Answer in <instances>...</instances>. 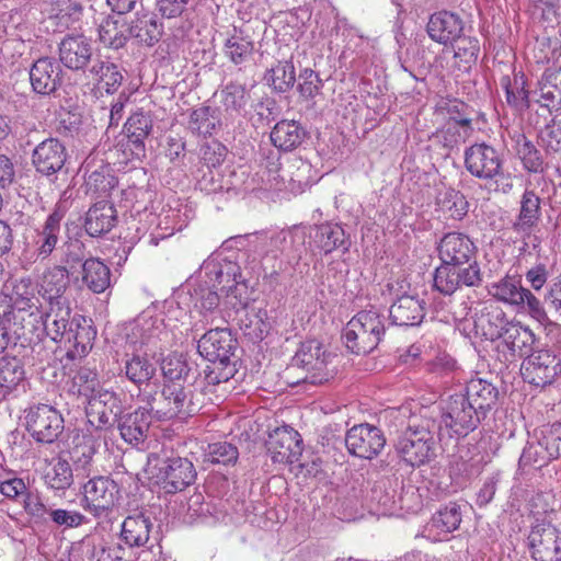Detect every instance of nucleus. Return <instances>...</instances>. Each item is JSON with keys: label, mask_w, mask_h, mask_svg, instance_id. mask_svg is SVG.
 <instances>
[{"label": "nucleus", "mask_w": 561, "mask_h": 561, "mask_svg": "<svg viewBox=\"0 0 561 561\" xmlns=\"http://www.w3.org/2000/svg\"><path fill=\"white\" fill-rule=\"evenodd\" d=\"M436 426V415L428 409L419 416H412L396 443L398 456L411 467L428 462L434 456Z\"/></svg>", "instance_id": "obj_1"}, {"label": "nucleus", "mask_w": 561, "mask_h": 561, "mask_svg": "<svg viewBox=\"0 0 561 561\" xmlns=\"http://www.w3.org/2000/svg\"><path fill=\"white\" fill-rule=\"evenodd\" d=\"M203 271L210 276V279H217V284L220 285L221 305L225 311H239L248 306L250 301L248 285L237 263L207 259L203 263Z\"/></svg>", "instance_id": "obj_2"}, {"label": "nucleus", "mask_w": 561, "mask_h": 561, "mask_svg": "<svg viewBox=\"0 0 561 561\" xmlns=\"http://www.w3.org/2000/svg\"><path fill=\"white\" fill-rule=\"evenodd\" d=\"M188 286L192 302L191 330H198L213 322L225 311L221 305L222 296L218 293L220 285L217 284V279H210V276L206 275L202 265L198 276L194 282L191 280Z\"/></svg>", "instance_id": "obj_3"}, {"label": "nucleus", "mask_w": 561, "mask_h": 561, "mask_svg": "<svg viewBox=\"0 0 561 561\" xmlns=\"http://www.w3.org/2000/svg\"><path fill=\"white\" fill-rule=\"evenodd\" d=\"M153 416L160 421L171 419L184 420L196 413L201 405L195 398V388L192 382H164L161 394L148 403Z\"/></svg>", "instance_id": "obj_4"}, {"label": "nucleus", "mask_w": 561, "mask_h": 561, "mask_svg": "<svg viewBox=\"0 0 561 561\" xmlns=\"http://www.w3.org/2000/svg\"><path fill=\"white\" fill-rule=\"evenodd\" d=\"M385 335L382 317L376 310H363L346 324L343 337L346 347L354 354L366 355L373 352Z\"/></svg>", "instance_id": "obj_5"}, {"label": "nucleus", "mask_w": 561, "mask_h": 561, "mask_svg": "<svg viewBox=\"0 0 561 561\" xmlns=\"http://www.w3.org/2000/svg\"><path fill=\"white\" fill-rule=\"evenodd\" d=\"M463 158L465 168L472 176L482 181H494L497 185L502 181L503 193L512 190L511 175L505 174L503 158L494 147L485 142L473 144L465 150Z\"/></svg>", "instance_id": "obj_6"}, {"label": "nucleus", "mask_w": 561, "mask_h": 561, "mask_svg": "<svg viewBox=\"0 0 561 561\" xmlns=\"http://www.w3.org/2000/svg\"><path fill=\"white\" fill-rule=\"evenodd\" d=\"M480 423V412L460 393L449 396L442 405L437 435L467 436Z\"/></svg>", "instance_id": "obj_7"}, {"label": "nucleus", "mask_w": 561, "mask_h": 561, "mask_svg": "<svg viewBox=\"0 0 561 561\" xmlns=\"http://www.w3.org/2000/svg\"><path fill=\"white\" fill-rule=\"evenodd\" d=\"M82 508L94 518L111 514L121 500V488L110 477L96 476L82 485Z\"/></svg>", "instance_id": "obj_8"}, {"label": "nucleus", "mask_w": 561, "mask_h": 561, "mask_svg": "<svg viewBox=\"0 0 561 561\" xmlns=\"http://www.w3.org/2000/svg\"><path fill=\"white\" fill-rule=\"evenodd\" d=\"M332 358L333 355L328 352L324 345L312 339L300 344L293 357V366L306 370L304 381L318 385L328 381L333 376V370L329 368Z\"/></svg>", "instance_id": "obj_9"}, {"label": "nucleus", "mask_w": 561, "mask_h": 561, "mask_svg": "<svg viewBox=\"0 0 561 561\" xmlns=\"http://www.w3.org/2000/svg\"><path fill=\"white\" fill-rule=\"evenodd\" d=\"M434 289L445 296H451L461 286L479 287L483 282L477 261L466 267L442 263L434 273Z\"/></svg>", "instance_id": "obj_10"}, {"label": "nucleus", "mask_w": 561, "mask_h": 561, "mask_svg": "<svg viewBox=\"0 0 561 561\" xmlns=\"http://www.w3.org/2000/svg\"><path fill=\"white\" fill-rule=\"evenodd\" d=\"M520 374L529 385L545 388L561 375V359L548 350L534 352L523 360Z\"/></svg>", "instance_id": "obj_11"}, {"label": "nucleus", "mask_w": 561, "mask_h": 561, "mask_svg": "<svg viewBox=\"0 0 561 561\" xmlns=\"http://www.w3.org/2000/svg\"><path fill=\"white\" fill-rule=\"evenodd\" d=\"M27 430L41 443L55 442L64 430V419L53 407L39 404L32 408L26 416Z\"/></svg>", "instance_id": "obj_12"}, {"label": "nucleus", "mask_w": 561, "mask_h": 561, "mask_svg": "<svg viewBox=\"0 0 561 561\" xmlns=\"http://www.w3.org/2000/svg\"><path fill=\"white\" fill-rule=\"evenodd\" d=\"M345 445L352 455L363 459H373L383 449L386 438L378 427L359 424L347 431Z\"/></svg>", "instance_id": "obj_13"}, {"label": "nucleus", "mask_w": 561, "mask_h": 561, "mask_svg": "<svg viewBox=\"0 0 561 561\" xmlns=\"http://www.w3.org/2000/svg\"><path fill=\"white\" fill-rule=\"evenodd\" d=\"M267 451L276 463H294L302 454L300 434L289 426L275 428L266 442Z\"/></svg>", "instance_id": "obj_14"}, {"label": "nucleus", "mask_w": 561, "mask_h": 561, "mask_svg": "<svg viewBox=\"0 0 561 561\" xmlns=\"http://www.w3.org/2000/svg\"><path fill=\"white\" fill-rule=\"evenodd\" d=\"M528 542L536 561L561 560V531L549 523L533 526Z\"/></svg>", "instance_id": "obj_15"}, {"label": "nucleus", "mask_w": 561, "mask_h": 561, "mask_svg": "<svg viewBox=\"0 0 561 561\" xmlns=\"http://www.w3.org/2000/svg\"><path fill=\"white\" fill-rule=\"evenodd\" d=\"M196 478L193 463L181 457L169 458L161 462L158 479L167 493L183 491Z\"/></svg>", "instance_id": "obj_16"}, {"label": "nucleus", "mask_w": 561, "mask_h": 561, "mask_svg": "<svg viewBox=\"0 0 561 561\" xmlns=\"http://www.w3.org/2000/svg\"><path fill=\"white\" fill-rule=\"evenodd\" d=\"M62 217L64 214L59 209H55L42 225L34 229L30 244L36 260H47L57 250Z\"/></svg>", "instance_id": "obj_17"}, {"label": "nucleus", "mask_w": 561, "mask_h": 561, "mask_svg": "<svg viewBox=\"0 0 561 561\" xmlns=\"http://www.w3.org/2000/svg\"><path fill=\"white\" fill-rule=\"evenodd\" d=\"M477 248L470 238L460 232L445 234L438 245L442 263L466 267L476 260Z\"/></svg>", "instance_id": "obj_18"}, {"label": "nucleus", "mask_w": 561, "mask_h": 561, "mask_svg": "<svg viewBox=\"0 0 561 561\" xmlns=\"http://www.w3.org/2000/svg\"><path fill=\"white\" fill-rule=\"evenodd\" d=\"M237 346V340L228 329H213L206 332L197 343L201 356L210 360H231Z\"/></svg>", "instance_id": "obj_19"}, {"label": "nucleus", "mask_w": 561, "mask_h": 561, "mask_svg": "<svg viewBox=\"0 0 561 561\" xmlns=\"http://www.w3.org/2000/svg\"><path fill=\"white\" fill-rule=\"evenodd\" d=\"M465 28L462 19L450 11L442 10L433 13L426 24L428 37L442 45H454L460 38Z\"/></svg>", "instance_id": "obj_20"}, {"label": "nucleus", "mask_w": 561, "mask_h": 561, "mask_svg": "<svg viewBox=\"0 0 561 561\" xmlns=\"http://www.w3.org/2000/svg\"><path fill=\"white\" fill-rule=\"evenodd\" d=\"M96 331L91 320L80 314H75L68 328V333L62 343L67 348L70 358L85 356L92 348Z\"/></svg>", "instance_id": "obj_21"}, {"label": "nucleus", "mask_w": 561, "mask_h": 561, "mask_svg": "<svg viewBox=\"0 0 561 561\" xmlns=\"http://www.w3.org/2000/svg\"><path fill=\"white\" fill-rule=\"evenodd\" d=\"M92 55V42L82 34H69L59 44L60 62L68 69H84Z\"/></svg>", "instance_id": "obj_22"}, {"label": "nucleus", "mask_w": 561, "mask_h": 561, "mask_svg": "<svg viewBox=\"0 0 561 561\" xmlns=\"http://www.w3.org/2000/svg\"><path fill=\"white\" fill-rule=\"evenodd\" d=\"M65 146L56 138H48L33 150L32 162L37 172L49 176L60 171L66 162Z\"/></svg>", "instance_id": "obj_23"}, {"label": "nucleus", "mask_w": 561, "mask_h": 561, "mask_svg": "<svg viewBox=\"0 0 561 561\" xmlns=\"http://www.w3.org/2000/svg\"><path fill=\"white\" fill-rule=\"evenodd\" d=\"M259 252L262 256L276 259L280 254L290 256L304 242V236L296 229L262 233L257 237Z\"/></svg>", "instance_id": "obj_24"}, {"label": "nucleus", "mask_w": 561, "mask_h": 561, "mask_svg": "<svg viewBox=\"0 0 561 561\" xmlns=\"http://www.w3.org/2000/svg\"><path fill=\"white\" fill-rule=\"evenodd\" d=\"M87 415L91 424H98V427L112 424L121 412V400L117 394L107 389H100L87 402Z\"/></svg>", "instance_id": "obj_25"}, {"label": "nucleus", "mask_w": 561, "mask_h": 561, "mask_svg": "<svg viewBox=\"0 0 561 561\" xmlns=\"http://www.w3.org/2000/svg\"><path fill=\"white\" fill-rule=\"evenodd\" d=\"M61 67L53 58H39L30 70V80L33 90L43 95H48L57 90L61 83Z\"/></svg>", "instance_id": "obj_26"}, {"label": "nucleus", "mask_w": 561, "mask_h": 561, "mask_svg": "<svg viewBox=\"0 0 561 561\" xmlns=\"http://www.w3.org/2000/svg\"><path fill=\"white\" fill-rule=\"evenodd\" d=\"M71 308L68 300H56L41 316L44 332L56 343H62L68 333L71 319Z\"/></svg>", "instance_id": "obj_27"}, {"label": "nucleus", "mask_w": 561, "mask_h": 561, "mask_svg": "<svg viewBox=\"0 0 561 561\" xmlns=\"http://www.w3.org/2000/svg\"><path fill=\"white\" fill-rule=\"evenodd\" d=\"M508 321L505 312L494 306H484L471 319L472 332L476 337L495 341Z\"/></svg>", "instance_id": "obj_28"}, {"label": "nucleus", "mask_w": 561, "mask_h": 561, "mask_svg": "<svg viewBox=\"0 0 561 561\" xmlns=\"http://www.w3.org/2000/svg\"><path fill=\"white\" fill-rule=\"evenodd\" d=\"M501 340L497 347H504L505 359L514 357L517 353L523 354L525 348H529L536 341V335L528 327L520 322L508 320L501 332Z\"/></svg>", "instance_id": "obj_29"}, {"label": "nucleus", "mask_w": 561, "mask_h": 561, "mask_svg": "<svg viewBox=\"0 0 561 561\" xmlns=\"http://www.w3.org/2000/svg\"><path fill=\"white\" fill-rule=\"evenodd\" d=\"M167 331L162 313L149 308L136 319L127 336L131 344H145L151 339L161 337Z\"/></svg>", "instance_id": "obj_30"}, {"label": "nucleus", "mask_w": 561, "mask_h": 561, "mask_svg": "<svg viewBox=\"0 0 561 561\" xmlns=\"http://www.w3.org/2000/svg\"><path fill=\"white\" fill-rule=\"evenodd\" d=\"M151 414L149 408H138L134 412L127 413L121 417L118 428L122 438L131 445L142 443L150 427Z\"/></svg>", "instance_id": "obj_31"}, {"label": "nucleus", "mask_w": 561, "mask_h": 561, "mask_svg": "<svg viewBox=\"0 0 561 561\" xmlns=\"http://www.w3.org/2000/svg\"><path fill=\"white\" fill-rule=\"evenodd\" d=\"M152 523L144 513L128 515L121 525L119 538L129 548L144 547L150 538Z\"/></svg>", "instance_id": "obj_32"}, {"label": "nucleus", "mask_w": 561, "mask_h": 561, "mask_svg": "<svg viewBox=\"0 0 561 561\" xmlns=\"http://www.w3.org/2000/svg\"><path fill=\"white\" fill-rule=\"evenodd\" d=\"M423 301L415 296L399 297L389 309V317L396 325H416L424 318Z\"/></svg>", "instance_id": "obj_33"}, {"label": "nucleus", "mask_w": 561, "mask_h": 561, "mask_svg": "<svg viewBox=\"0 0 561 561\" xmlns=\"http://www.w3.org/2000/svg\"><path fill=\"white\" fill-rule=\"evenodd\" d=\"M117 213L107 201L96 202L87 213L84 228L91 237L107 233L115 226Z\"/></svg>", "instance_id": "obj_34"}, {"label": "nucleus", "mask_w": 561, "mask_h": 561, "mask_svg": "<svg viewBox=\"0 0 561 561\" xmlns=\"http://www.w3.org/2000/svg\"><path fill=\"white\" fill-rule=\"evenodd\" d=\"M312 240L316 248L325 255L339 249L346 252L350 248L344 229L336 224L327 222L318 226Z\"/></svg>", "instance_id": "obj_35"}, {"label": "nucleus", "mask_w": 561, "mask_h": 561, "mask_svg": "<svg viewBox=\"0 0 561 561\" xmlns=\"http://www.w3.org/2000/svg\"><path fill=\"white\" fill-rule=\"evenodd\" d=\"M152 127L151 116L142 111L130 115L125 123L124 129L136 157L145 154V139L150 135Z\"/></svg>", "instance_id": "obj_36"}, {"label": "nucleus", "mask_w": 561, "mask_h": 561, "mask_svg": "<svg viewBox=\"0 0 561 561\" xmlns=\"http://www.w3.org/2000/svg\"><path fill=\"white\" fill-rule=\"evenodd\" d=\"M69 285V272L66 266L54 265L48 267L42 277L41 290L43 297L48 300L49 304L56 302V300H67L64 294Z\"/></svg>", "instance_id": "obj_37"}, {"label": "nucleus", "mask_w": 561, "mask_h": 561, "mask_svg": "<svg viewBox=\"0 0 561 561\" xmlns=\"http://www.w3.org/2000/svg\"><path fill=\"white\" fill-rule=\"evenodd\" d=\"M540 218V198L534 191H525L520 199V209L513 224L515 232L529 236Z\"/></svg>", "instance_id": "obj_38"}, {"label": "nucleus", "mask_w": 561, "mask_h": 561, "mask_svg": "<svg viewBox=\"0 0 561 561\" xmlns=\"http://www.w3.org/2000/svg\"><path fill=\"white\" fill-rule=\"evenodd\" d=\"M306 136L305 129L296 121L283 119L271 131V141L283 150L290 151L297 148Z\"/></svg>", "instance_id": "obj_39"}, {"label": "nucleus", "mask_w": 561, "mask_h": 561, "mask_svg": "<svg viewBox=\"0 0 561 561\" xmlns=\"http://www.w3.org/2000/svg\"><path fill=\"white\" fill-rule=\"evenodd\" d=\"M460 394L467 398L480 413L484 414V411L495 403L497 389L482 378H474L467 383L465 392Z\"/></svg>", "instance_id": "obj_40"}, {"label": "nucleus", "mask_w": 561, "mask_h": 561, "mask_svg": "<svg viewBox=\"0 0 561 561\" xmlns=\"http://www.w3.org/2000/svg\"><path fill=\"white\" fill-rule=\"evenodd\" d=\"M73 470L68 460L56 457L53 458L44 472V483L48 489L55 491H66L73 483Z\"/></svg>", "instance_id": "obj_41"}, {"label": "nucleus", "mask_w": 561, "mask_h": 561, "mask_svg": "<svg viewBox=\"0 0 561 561\" xmlns=\"http://www.w3.org/2000/svg\"><path fill=\"white\" fill-rule=\"evenodd\" d=\"M539 100L548 108L561 107V68H549L539 81Z\"/></svg>", "instance_id": "obj_42"}, {"label": "nucleus", "mask_w": 561, "mask_h": 561, "mask_svg": "<svg viewBox=\"0 0 561 561\" xmlns=\"http://www.w3.org/2000/svg\"><path fill=\"white\" fill-rule=\"evenodd\" d=\"M82 282L93 293H104L111 285V272L99 259H88L82 265Z\"/></svg>", "instance_id": "obj_43"}, {"label": "nucleus", "mask_w": 561, "mask_h": 561, "mask_svg": "<svg viewBox=\"0 0 561 561\" xmlns=\"http://www.w3.org/2000/svg\"><path fill=\"white\" fill-rule=\"evenodd\" d=\"M129 33L139 42L152 46L162 34V25L158 23L154 13L148 11L139 12L131 22Z\"/></svg>", "instance_id": "obj_44"}, {"label": "nucleus", "mask_w": 561, "mask_h": 561, "mask_svg": "<svg viewBox=\"0 0 561 561\" xmlns=\"http://www.w3.org/2000/svg\"><path fill=\"white\" fill-rule=\"evenodd\" d=\"M525 289L518 278L510 275H505L488 287V291L493 298L514 307L522 306Z\"/></svg>", "instance_id": "obj_45"}, {"label": "nucleus", "mask_w": 561, "mask_h": 561, "mask_svg": "<svg viewBox=\"0 0 561 561\" xmlns=\"http://www.w3.org/2000/svg\"><path fill=\"white\" fill-rule=\"evenodd\" d=\"M122 370L126 378L137 386L148 383L156 375L154 364L140 354H133L131 356L126 354Z\"/></svg>", "instance_id": "obj_46"}, {"label": "nucleus", "mask_w": 561, "mask_h": 561, "mask_svg": "<svg viewBox=\"0 0 561 561\" xmlns=\"http://www.w3.org/2000/svg\"><path fill=\"white\" fill-rule=\"evenodd\" d=\"M436 204L448 217L461 220L468 213L469 204L465 195L451 187H445L437 194Z\"/></svg>", "instance_id": "obj_47"}, {"label": "nucleus", "mask_w": 561, "mask_h": 561, "mask_svg": "<svg viewBox=\"0 0 561 561\" xmlns=\"http://www.w3.org/2000/svg\"><path fill=\"white\" fill-rule=\"evenodd\" d=\"M100 89L113 93L122 84L123 75L118 67L107 60H96L89 70Z\"/></svg>", "instance_id": "obj_48"}, {"label": "nucleus", "mask_w": 561, "mask_h": 561, "mask_svg": "<svg viewBox=\"0 0 561 561\" xmlns=\"http://www.w3.org/2000/svg\"><path fill=\"white\" fill-rule=\"evenodd\" d=\"M501 85L505 90L506 101L514 108L522 111L529 106L528 90L523 73H515L513 78L505 76L501 79Z\"/></svg>", "instance_id": "obj_49"}, {"label": "nucleus", "mask_w": 561, "mask_h": 561, "mask_svg": "<svg viewBox=\"0 0 561 561\" xmlns=\"http://www.w3.org/2000/svg\"><path fill=\"white\" fill-rule=\"evenodd\" d=\"M461 523V512L457 503H449L439 510L431 519L430 530H437V536H446L458 529Z\"/></svg>", "instance_id": "obj_50"}, {"label": "nucleus", "mask_w": 561, "mask_h": 561, "mask_svg": "<svg viewBox=\"0 0 561 561\" xmlns=\"http://www.w3.org/2000/svg\"><path fill=\"white\" fill-rule=\"evenodd\" d=\"M454 58L456 66L462 72L469 71L476 64L480 51L479 41L471 36L460 35V38L454 42Z\"/></svg>", "instance_id": "obj_51"}, {"label": "nucleus", "mask_w": 561, "mask_h": 561, "mask_svg": "<svg viewBox=\"0 0 561 561\" xmlns=\"http://www.w3.org/2000/svg\"><path fill=\"white\" fill-rule=\"evenodd\" d=\"M127 27L124 23H119L113 16L104 18L99 24V39L105 46L114 49L123 47L127 41Z\"/></svg>", "instance_id": "obj_52"}, {"label": "nucleus", "mask_w": 561, "mask_h": 561, "mask_svg": "<svg viewBox=\"0 0 561 561\" xmlns=\"http://www.w3.org/2000/svg\"><path fill=\"white\" fill-rule=\"evenodd\" d=\"M254 50V43L241 33L234 32L224 45V54L234 65H241L249 60Z\"/></svg>", "instance_id": "obj_53"}, {"label": "nucleus", "mask_w": 561, "mask_h": 561, "mask_svg": "<svg viewBox=\"0 0 561 561\" xmlns=\"http://www.w3.org/2000/svg\"><path fill=\"white\" fill-rule=\"evenodd\" d=\"M219 125L217 111L210 106L203 105L192 111L188 121V128L197 135L210 136Z\"/></svg>", "instance_id": "obj_54"}, {"label": "nucleus", "mask_w": 561, "mask_h": 561, "mask_svg": "<svg viewBox=\"0 0 561 561\" xmlns=\"http://www.w3.org/2000/svg\"><path fill=\"white\" fill-rule=\"evenodd\" d=\"M552 460L554 458L549 453L546 444L542 443L540 436H536L524 447L519 458V466L541 468Z\"/></svg>", "instance_id": "obj_55"}, {"label": "nucleus", "mask_w": 561, "mask_h": 561, "mask_svg": "<svg viewBox=\"0 0 561 561\" xmlns=\"http://www.w3.org/2000/svg\"><path fill=\"white\" fill-rule=\"evenodd\" d=\"M219 102L227 113H240L250 100L245 87L239 83L227 84L218 94Z\"/></svg>", "instance_id": "obj_56"}, {"label": "nucleus", "mask_w": 561, "mask_h": 561, "mask_svg": "<svg viewBox=\"0 0 561 561\" xmlns=\"http://www.w3.org/2000/svg\"><path fill=\"white\" fill-rule=\"evenodd\" d=\"M267 82L278 92H287L296 81L295 67L290 61H279L265 76Z\"/></svg>", "instance_id": "obj_57"}, {"label": "nucleus", "mask_w": 561, "mask_h": 561, "mask_svg": "<svg viewBox=\"0 0 561 561\" xmlns=\"http://www.w3.org/2000/svg\"><path fill=\"white\" fill-rule=\"evenodd\" d=\"M102 389L98 374L90 368H80L72 379L71 391L88 402L98 391Z\"/></svg>", "instance_id": "obj_58"}, {"label": "nucleus", "mask_w": 561, "mask_h": 561, "mask_svg": "<svg viewBox=\"0 0 561 561\" xmlns=\"http://www.w3.org/2000/svg\"><path fill=\"white\" fill-rule=\"evenodd\" d=\"M24 379V369L16 357L0 358V389L10 391Z\"/></svg>", "instance_id": "obj_59"}, {"label": "nucleus", "mask_w": 561, "mask_h": 561, "mask_svg": "<svg viewBox=\"0 0 561 561\" xmlns=\"http://www.w3.org/2000/svg\"><path fill=\"white\" fill-rule=\"evenodd\" d=\"M115 185V178L103 171H93L85 180L87 194H90L91 197H106Z\"/></svg>", "instance_id": "obj_60"}, {"label": "nucleus", "mask_w": 561, "mask_h": 561, "mask_svg": "<svg viewBox=\"0 0 561 561\" xmlns=\"http://www.w3.org/2000/svg\"><path fill=\"white\" fill-rule=\"evenodd\" d=\"M164 382L190 383V367L179 356H169L162 363Z\"/></svg>", "instance_id": "obj_61"}, {"label": "nucleus", "mask_w": 561, "mask_h": 561, "mask_svg": "<svg viewBox=\"0 0 561 561\" xmlns=\"http://www.w3.org/2000/svg\"><path fill=\"white\" fill-rule=\"evenodd\" d=\"M236 366L231 360H210L204 369L205 380L208 385H219L229 381L236 374Z\"/></svg>", "instance_id": "obj_62"}, {"label": "nucleus", "mask_w": 561, "mask_h": 561, "mask_svg": "<svg viewBox=\"0 0 561 561\" xmlns=\"http://www.w3.org/2000/svg\"><path fill=\"white\" fill-rule=\"evenodd\" d=\"M28 486L22 478L13 473H0V493L9 500L20 501Z\"/></svg>", "instance_id": "obj_63"}, {"label": "nucleus", "mask_w": 561, "mask_h": 561, "mask_svg": "<svg viewBox=\"0 0 561 561\" xmlns=\"http://www.w3.org/2000/svg\"><path fill=\"white\" fill-rule=\"evenodd\" d=\"M238 449L227 442L214 443L208 446L207 460L211 463L229 465L238 459Z\"/></svg>", "instance_id": "obj_64"}]
</instances>
